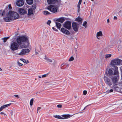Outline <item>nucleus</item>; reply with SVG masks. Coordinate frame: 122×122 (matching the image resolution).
<instances>
[{
  "label": "nucleus",
  "instance_id": "obj_58",
  "mask_svg": "<svg viewBox=\"0 0 122 122\" xmlns=\"http://www.w3.org/2000/svg\"><path fill=\"white\" fill-rule=\"evenodd\" d=\"M89 105H88L87 106H86V107H85L84 108V109L83 110H85V108H86Z\"/></svg>",
  "mask_w": 122,
  "mask_h": 122
},
{
  "label": "nucleus",
  "instance_id": "obj_29",
  "mask_svg": "<svg viewBox=\"0 0 122 122\" xmlns=\"http://www.w3.org/2000/svg\"><path fill=\"white\" fill-rule=\"evenodd\" d=\"M87 22L86 21H84L83 23L82 24V25L83 26L85 27V28H86L87 27Z\"/></svg>",
  "mask_w": 122,
  "mask_h": 122
},
{
  "label": "nucleus",
  "instance_id": "obj_62",
  "mask_svg": "<svg viewBox=\"0 0 122 122\" xmlns=\"http://www.w3.org/2000/svg\"><path fill=\"white\" fill-rule=\"evenodd\" d=\"M53 82H54V83H56V81H54Z\"/></svg>",
  "mask_w": 122,
  "mask_h": 122
},
{
  "label": "nucleus",
  "instance_id": "obj_63",
  "mask_svg": "<svg viewBox=\"0 0 122 122\" xmlns=\"http://www.w3.org/2000/svg\"><path fill=\"white\" fill-rule=\"evenodd\" d=\"M2 70V69L0 67V71H1Z\"/></svg>",
  "mask_w": 122,
  "mask_h": 122
},
{
  "label": "nucleus",
  "instance_id": "obj_2",
  "mask_svg": "<svg viewBox=\"0 0 122 122\" xmlns=\"http://www.w3.org/2000/svg\"><path fill=\"white\" fill-rule=\"evenodd\" d=\"M19 16L17 12L11 11H9L7 17L3 18L6 22H9L11 20H14L18 19Z\"/></svg>",
  "mask_w": 122,
  "mask_h": 122
},
{
  "label": "nucleus",
  "instance_id": "obj_54",
  "mask_svg": "<svg viewBox=\"0 0 122 122\" xmlns=\"http://www.w3.org/2000/svg\"><path fill=\"white\" fill-rule=\"evenodd\" d=\"M41 109V107H38L37 108V110L38 111V110H40Z\"/></svg>",
  "mask_w": 122,
  "mask_h": 122
},
{
  "label": "nucleus",
  "instance_id": "obj_45",
  "mask_svg": "<svg viewBox=\"0 0 122 122\" xmlns=\"http://www.w3.org/2000/svg\"><path fill=\"white\" fill-rule=\"evenodd\" d=\"M82 0H79L78 4L80 5V4L81 3Z\"/></svg>",
  "mask_w": 122,
  "mask_h": 122
},
{
  "label": "nucleus",
  "instance_id": "obj_37",
  "mask_svg": "<svg viewBox=\"0 0 122 122\" xmlns=\"http://www.w3.org/2000/svg\"><path fill=\"white\" fill-rule=\"evenodd\" d=\"M18 64L20 66H21L23 65V64L20 63L19 61L17 62Z\"/></svg>",
  "mask_w": 122,
  "mask_h": 122
},
{
  "label": "nucleus",
  "instance_id": "obj_47",
  "mask_svg": "<svg viewBox=\"0 0 122 122\" xmlns=\"http://www.w3.org/2000/svg\"><path fill=\"white\" fill-rule=\"evenodd\" d=\"M78 47V46L77 45L75 46L74 47V49H77Z\"/></svg>",
  "mask_w": 122,
  "mask_h": 122
},
{
  "label": "nucleus",
  "instance_id": "obj_55",
  "mask_svg": "<svg viewBox=\"0 0 122 122\" xmlns=\"http://www.w3.org/2000/svg\"><path fill=\"white\" fill-rule=\"evenodd\" d=\"M120 69L121 71V72H122V67H120ZM121 75H122V73L121 74Z\"/></svg>",
  "mask_w": 122,
  "mask_h": 122
},
{
  "label": "nucleus",
  "instance_id": "obj_22",
  "mask_svg": "<svg viewBox=\"0 0 122 122\" xmlns=\"http://www.w3.org/2000/svg\"><path fill=\"white\" fill-rule=\"evenodd\" d=\"M108 74L110 76L113 75V71L111 69H109L108 72Z\"/></svg>",
  "mask_w": 122,
  "mask_h": 122
},
{
  "label": "nucleus",
  "instance_id": "obj_32",
  "mask_svg": "<svg viewBox=\"0 0 122 122\" xmlns=\"http://www.w3.org/2000/svg\"><path fill=\"white\" fill-rule=\"evenodd\" d=\"M113 91V90L111 89L110 90H107V91L106 92V93H110L112 92Z\"/></svg>",
  "mask_w": 122,
  "mask_h": 122
},
{
  "label": "nucleus",
  "instance_id": "obj_28",
  "mask_svg": "<svg viewBox=\"0 0 122 122\" xmlns=\"http://www.w3.org/2000/svg\"><path fill=\"white\" fill-rule=\"evenodd\" d=\"M34 99L33 98L31 99L30 101V105L31 106H32L33 103Z\"/></svg>",
  "mask_w": 122,
  "mask_h": 122
},
{
  "label": "nucleus",
  "instance_id": "obj_8",
  "mask_svg": "<svg viewBox=\"0 0 122 122\" xmlns=\"http://www.w3.org/2000/svg\"><path fill=\"white\" fill-rule=\"evenodd\" d=\"M80 25H81L80 24H78L76 22H74L72 23V28L75 31L77 32L78 31L79 28L78 26Z\"/></svg>",
  "mask_w": 122,
  "mask_h": 122
},
{
  "label": "nucleus",
  "instance_id": "obj_31",
  "mask_svg": "<svg viewBox=\"0 0 122 122\" xmlns=\"http://www.w3.org/2000/svg\"><path fill=\"white\" fill-rule=\"evenodd\" d=\"M74 57L73 56H72L70 58L69 60L68 61H72L74 60Z\"/></svg>",
  "mask_w": 122,
  "mask_h": 122
},
{
  "label": "nucleus",
  "instance_id": "obj_64",
  "mask_svg": "<svg viewBox=\"0 0 122 122\" xmlns=\"http://www.w3.org/2000/svg\"><path fill=\"white\" fill-rule=\"evenodd\" d=\"M63 64H62V65H61V66H63Z\"/></svg>",
  "mask_w": 122,
  "mask_h": 122
},
{
  "label": "nucleus",
  "instance_id": "obj_25",
  "mask_svg": "<svg viewBox=\"0 0 122 122\" xmlns=\"http://www.w3.org/2000/svg\"><path fill=\"white\" fill-rule=\"evenodd\" d=\"M43 13L44 15H48L50 14L49 12L46 10L43 11Z\"/></svg>",
  "mask_w": 122,
  "mask_h": 122
},
{
  "label": "nucleus",
  "instance_id": "obj_49",
  "mask_svg": "<svg viewBox=\"0 0 122 122\" xmlns=\"http://www.w3.org/2000/svg\"><path fill=\"white\" fill-rule=\"evenodd\" d=\"M0 114H4V115H7L6 114H5L3 112H1L0 113Z\"/></svg>",
  "mask_w": 122,
  "mask_h": 122
},
{
  "label": "nucleus",
  "instance_id": "obj_3",
  "mask_svg": "<svg viewBox=\"0 0 122 122\" xmlns=\"http://www.w3.org/2000/svg\"><path fill=\"white\" fill-rule=\"evenodd\" d=\"M73 115H70L69 114H64L61 116L63 117H61L59 115H54L53 116L55 117L60 119H64L69 118L72 116Z\"/></svg>",
  "mask_w": 122,
  "mask_h": 122
},
{
  "label": "nucleus",
  "instance_id": "obj_18",
  "mask_svg": "<svg viewBox=\"0 0 122 122\" xmlns=\"http://www.w3.org/2000/svg\"><path fill=\"white\" fill-rule=\"evenodd\" d=\"M82 19L80 17H78L76 19L75 21L79 22V24L81 25L82 22Z\"/></svg>",
  "mask_w": 122,
  "mask_h": 122
},
{
  "label": "nucleus",
  "instance_id": "obj_10",
  "mask_svg": "<svg viewBox=\"0 0 122 122\" xmlns=\"http://www.w3.org/2000/svg\"><path fill=\"white\" fill-rule=\"evenodd\" d=\"M44 59L47 61L48 62L51 63L53 62V64L54 65L56 64V61L54 59H49L48 58L46 57V56H45Z\"/></svg>",
  "mask_w": 122,
  "mask_h": 122
},
{
  "label": "nucleus",
  "instance_id": "obj_50",
  "mask_svg": "<svg viewBox=\"0 0 122 122\" xmlns=\"http://www.w3.org/2000/svg\"><path fill=\"white\" fill-rule=\"evenodd\" d=\"M14 96H15V97H17V98H19V96L17 95H14Z\"/></svg>",
  "mask_w": 122,
  "mask_h": 122
},
{
  "label": "nucleus",
  "instance_id": "obj_52",
  "mask_svg": "<svg viewBox=\"0 0 122 122\" xmlns=\"http://www.w3.org/2000/svg\"><path fill=\"white\" fill-rule=\"evenodd\" d=\"M107 22L108 23L109 22V19H108L107 20Z\"/></svg>",
  "mask_w": 122,
  "mask_h": 122
},
{
  "label": "nucleus",
  "instance_id": "obj_1",
  "mask_svg": "<svg viewBox=\"0 0 122 122\" xmlns=\"http://www.w3.org/2000/svg\"><path fill=\"white\" fill-rule=\"evenodd\" d=\"M17 42L14 41L11 44L10 49L13 51L27 47L29 45L28 37L23 35L18 37L16 39Z\"/></svg>",
  "mask_w": 122,
  "mask_h": 122
},
{
  "label": "nucleus",
  "instance_id": "obj_61",
  "mask_svg": "<svg viewBox=\"0 0 122 122\" xmlns=\"http://www.w3.org/2000/svg\"><path fill=\"white\" fill-rule=\"evenodd\" d=\"M38 77L39 78H41V76H38Z\"/></svg>",
  "mask_w": 122,
  "mask_h": 122
},
{
  "label": "nucleus",
  "instance_id": "obj_4",
  "mask_svg": "<svg viewBox=\"0 0 122 122\" xmlns=\"http://www.w3.org/2000/svg\"><path fill=\"white\" fill-rule=\"evenodd\" d=\"M30 50L28 49H24L21 50L20 52L18 53V55L24 56L27 55L30 52Z\"/></svg>",
  "mask_w": 122,
  "mask_h": 122
},
{
  "label": "nucleus",
  "instance_id": "obj_21",
  "mask_svg": "<svg viewBox=\"0 0 122 122\" xmlns=\"http://www.w3.org/2000/svg\"><path fill=\"white\" fill-rule=\"evenodd\" d=\"M102 36V32L101 31H100L98 32H97V38L99 39L100 38H99L98 37L99 36Z\"/></svg>",
  "mask_w": 122,
  "mask_h": 122
},
{
  "label": "nucleus",
  "instance_id": "obj_20",
  "mask_svg": "<svg viewBox=\"0 0 122 122\" xmlns=\"http://www.w3.org/2000/svg\"><path fill=\"white\" fill-rule=\"evenodd\" d=\"M56 26L57 28L60 30V28L61 27V25L60 23L58 22H56Z\"/></svg>",
  "mask_w": 122,
  "mask_h": 122
},
{
  "label": "nucleus",
  "instance_id": "obj_27",
  "mask_svg": "<svg viewBox=\"0 0 122 122\" xmlns=\"http://www.w3.org/2000/svg\"><path fill=\"white\" fill-rule=\"evenodd\" d=\"M36 5L34 4L32 5L31 8L30 9H32L34 11H35V10L36 9Z\"/></svg>",
  "mask_w": 122,
  "mask_h": 122
},
{
  "label": "nucleus",
  "instance_id": "obj_14",
  "mask_svg": "<svg viewBox=\"0 0 122 122\" xmlns=\"http://www.w3.org/2000/svg\"><path fill=\"white\" fill-rule=\"evenodd\" d=\"M112 79L113 83L115 85H117V76H114L112 77Z\"/></svg>",
  "mask_w": 122,
  "mask_h": 122
},
{
  "label": "nucleus",
  "instance_id": "obj_40",
  "mask_svg": "<svg viewBox=\"0 0 122 122\" xmlns=\"http://www.w3.org/2000/svg\"><path fill=\"white\" fill-rule=\"evenodd\" d=\"M57 107L58 108H61L62 107V105L61 104H59L57 105Z\"/></svg>",
  "mask_w": 122,
  "mask_h": 122
},
{
  "label": "nucleus",
  "instance_id": "obj_36",
  "mask_svg": "<svg viewBox=\"0 0 122 122\" xmlns=\"http://www.w3.org/2000/svg\"><path fill=\"white\" fill-rule=\"evenodd\" d=\"M61 0H55V3L56 2L58 4H60L61 2Z\"/></svg>",
  "mask_w": 122,
  "mask_h": 122
},
{
  "label": "nucleus",
  "instance_id": "obj_39",
  "mask_svg": "<svg viewBox=\"0 0 122 122\" xmlns=\"http://www.w3.org/2000/svg\"><path fill=\"white\" fill-rule=\"evenodd\" d=\"M87 92L86 91L84 90L83 91V93L84 95H86L87 93Z\"/></svg>",
  "mask_w": 122,
  "mask_h": 122
},
{
  "label": "nucleus",
  "instance_id": "obj_9",
  "mask_svg": "<svg viewBox=\"0 0 122 122\" xmlns=\"http://www.w3.org/2000/svg\"><path fill=\"white\" fill-rule=\"evenodd\" d=\"M120 60L118 59L112 60L111 61V65H120Z\"/></svg>",
  "mask_w": 122,
  "mask_h": 122
},
{
  "label": "nucleus",
  "instance_id": "obj_56",
  "mask_svg": "<svg viewBox=\"0 0 122 122\" xmlns=\"http://www.w3.org/2000/svg\"><path fill=\"white\" fill-rule=\"evenodd\" d=\"M114 18L115 19H117V17L115 16H114Z\"/></svg>",
  "mask_w": 122,
  "mask_h": 122
},
{
  "label": "nucleus",
  "instance_id": "obj_7",
  "mask_svg": "<svg viewBox=\"0 0 122 122\" xmlns=\"http://www.w3.org/2000/svg\"><path fill=\"white\" fill-rule=\"evenodd\" d=\"M63 26L67 29L70 30L71 27V23L70 21H67L64 23Z\"/></svg>",
  "mask_w": 122,
  "mask_h": 122
},
{
  "label": "nucleus",
  "instance_id": "obj_35",
  "mask_svg": "<svg viewBox=\"0 0 122 122\" xmlns=\"http://www.w3.org/2000/svg\"><path fill=\"white\" fill-rule=\"evenodd\" d=\"M20 60L23 61L24 63H25L26 62V60L23 58H21L20 59Z\"/></svg>",
  "mask_w": 122,
  "mask_h": 122
},
{
  "label": "nucleus",
  "instance_id": "obj_43",
  "mask_svg": "<svg viewBox=\"0 0 122 122\" xmlns=\"http://www.w3.org/2000/svg\"><path fill=\"white\" fill-rule=\"evenodd\" d=\"M52 29L55 30V31H57L58 30L57 29H56L55 27H53L52 28Z\"/></svg>",
  "mask_w": 122,
  "mask_h": 122
},
{
  "label": "nucleus",
  "instance_id": "obj_42",
  "mask_svg": "<svg viewBox=\"0 0 122 122\" xmlns=\"http://www.w3.org/2000/svg\"><path fill=\"white\" fill-rule=\"evenodd\" d=\"M48 74H44L43 75H42V77H46V76H47V75H48Z\"/></svg>",
  "mask_w": 122,
  "mask_h": 122
},
{
  "label": "nucleus",
  "instance_id": "obj_26",
  "mask_svg": "<svg viewBox=\"0 0 122 122\" xmlns=\"http://www.w3.org/2000/svg\"><path fill=\"white\" fill-rule=\"evenodd\" d=\"M0 14H1L2 15L4 16L5 14V11L4 10H3V11L0 10Z\"/></svg>",
  "mask_w": 122,
  "mask_h": 122
},
{
  "label": "nucleus",
  "instance_id": "obj_6",
  "mask_svg": "<svg viewBox=\"0 0 122 122\" xmlns=\"http://www.w3.org/2000/svg\"><path fill=\"white\" fill-rule=\"evenodd\" d=\"M104 79L106 84L109 86H110L112 85V83L110 78L106 76H104Z\"/></svg>",
  "mask_w": 122,
  "mask_h": 122
},
{
  "label": "nucleus",
  "instance_id": "obj_13",
  "mask_svg": "<svg viewBox=\"0 0 122 122\" xmlns=\"http://www.w3.org/2000/svg\"><path fill=\"white\" fill-rule=\"evenodd\" d=\"M61 31L66 35L69 36L70 35V33L69 32L64 28H61Z\"/></svg>",
  "mask_w": 122,
  "mask_h": 122
},
{
  "label": "nucleus",
  "instance_id": "obj_53",
  "mask_svg": "<svg viewBox=\"0 0 122 122\" xmlns=\"http://www.w3.org/2000/svg\"><path fill=\"white\" fill-rule=\"evenodd\" d=\"M26 64H28L29 63V61L28 60H27L26 61V62L25 63Z\"/></svg>",
  "mask_w": 122,
  "mask_h": 122
},
{
  "label": "nucleus",
  "instance_id": "obj_57",
  "mask_svg": "<svg viewBox=\"0 0 122 122\" xmlns=\"http://www.w3.org/2000/svg\"><path fill=\"white\" fill-rule=\"evenodd\" d=\"M35 53H36L37 54H38V52H37L36 51V50H35Z\"/></svg>",
  "mask_w": 122,
  "mask_h": 122
},
{
  "label": "nucleus",
  "instance_id": "obj_33",
  "mask_svg": "<svg viewBox=\"0 0 122 122\" xmlns=\"http://www.w3.org/2000/svg\"><path fill=\"white\" fill-rule=\"evenodd\" d=\"M9 38V37H7L3 38V39L4 40V42H5Z\"/></svg>",
  "mask_w": 122,
  "mask_h": 122
},
{
  "label": "nucleus",
  "instance_id": "obj_5",
  "mask_svg": "<svg viewBox=\"0 0 122 122\" xmlns=\"http://www.w3.org/2000/svg\"><path fill=\"white\" fill-rule=\"evenodd\" d=\"M48 10L54 13L56 12L58 8L56 6L53 5H50L47 7Z\"/></svg>",
  "mask_w": 122,
  "mask_h": 122
},
{
  "label": "nucleus",
  "instance_id": "obj_44",
  "mask_svg": "<svg viewBox=\"0 0 122 122\" xmlns=\"http://www.w3.org/2000/svg\"><path fill=\"white\" fill-rule=\"evenodd\" d=\"M119 14L120 15L122 16V10H121L119 12Z\"/></svg>",
  "mask_w": 122,
  "mask_h": 122
},
{
  "label": "nucleus",
  "instance_id": "obj_48",
  "mask_svg": "<svg viewBox=\"0 0 122 122\" xmlns=\"http://www.w3.org/2000/svg\"><path fill=\"white\" fill-rule=\"evenodd\" d=\"M13 111H11L10 112V114L12 116L13 115Z\"/></svg>",
  "mask_w": 122,
  "mask_h": 122
},
{
  "label": "nucleus",
  "instance_id": "obj_59",
  "mask_svg": "<svg viewBox=\"0 0 122 122\" xmlns=\"http://www.w3.org/2000/svg\"><path fill=\"white\" fill-rule=\"evenodd\" d=\"M49 82H45V84H46V83H49Z\"/></svg>",
  "mask_w": 122,
  "mask_h": 122
},
{
  "label": "nucleus",
  "instance_id": "obj_12",
  "mask_svg": "<svg viewBox=\"0 0 122 122\" xmlns=\"http://www.w3.org/2000/svg\"><path fill=\"white\" fill-rule=\"evenodd\" d=\"M16 5L18 6H21L24 4V1L22 0H18L16 2Z\"/></svg>",
  "mask_w": 122,
  "mask_h": 122
},
{
  "label": "nucleus",
  "instance_id": "obj_38",
  "mask_svg": "<svg viewBox=\"0 0 122 122\" xmlns=\"http://www.w3.org/2000/svg\"><path fill=\"white\" fill-rule=\"evenodd\" d=\"M51 21L50 20H49L47 21V25H50V24L51 23Z\"/></svg>",
  "mask_w": 122,
  "mask_h": 122
},
{
  "label": "nucleus",
  "instance_id": "obj_60",
  "mask_svg": "<svg viewBox=\"0 0 122 122\" xmlns=\"http://www.w3.org/2000/svg\"><path fill=\"white\" fill-rule=\"evenodd\" d=\"M74 97H75V98H76V97H77V96H74Z\"/></svg>",
  "mask_w": 122,
  "mask_h": 122
},
{
  "label": "nucleus",
  "instance_id": "obj_15",
  "mask_svg": "<svg viewBox=\"0 0 122 122\" xmlns=\"http://www.w3.org/2000/svg\"><path fill=\"white\" fill-rule=\"evenodd\" d=\"M11 104V103H10L7 104L5 105L2 106L0 107V112L2 111L4 109L7 107L10 106Z\"/></svg>",
  "mask_w": 122,
  "mask_h": 122
},
{
  "label": "nucleus",
  "instance_id": "obj_11",
  "mask_svg": "<svg viewBox=\"0 0 122 122\" xmlns=\"http://www.w3.org/2000/svg\"><path fill=\"white\" fill-rule=\"evenodd\" d=\"M18 13L20 15H23L27 13V12L26 10L21 8H19L18 10Z\"/></svg>",
  "mask_w": 122,
  "mask_h": 122
},
{
  "label": "nucleus",
  "instance_id": "obj_19",
  "mask_svg": "<svg viewBox=\"0 0 122 122\" xmlns=\"http://www.w3.org/2000/svg\"><path fill=\"white\" fill-rule=\"evenodd\" d=\"M56 0H47V3L49 4H54L55 3Z\"/></svg>",
  "mask_w": 122,
  "mask_h": 122
},
{
  "label": "nucleus",
  "instance_id": "obj_23",
  "mask_svg": "<svg viewBox=\"0 0 122 122\" xmlns=\"http://www.w3.org/2000/svg\"><path fill=\"white\" fill-rule=\"evenodd\" d=\"M26 1L27 3L29 5H31L33 3V1L32 0H26Z\"/></svg>",
  "mask_w": 122,
  "mask_h": 122
},
{
  "label": "nucleus",
  "instance_id": "obj_34",
  "mask_svg": "<svg viewBox=\"0 0 122 122\" xmlns=\"http://www.w3.org/2000/svg\"><path fill=\"white\" fill-rule=\"evenodd\" d=\"M80 5H79L78 4L77 5V7L78 8V12H79L80 11Z\"/></svg>",
  "mask_w": 122,
  "mask_h": 122
},
{
  "label": "nucleus",
  "instance_id": "obj_51",
  "mask_svg": "<svg viewBox=\"0 0 122 122\" xmlns=\"http://www.w3.org/2000/svg\"><path fill=\"white\" fill-rule=\"evenodd\" d=\"M120 64L121 65H122V60H120Z\"/></svg>",
  "mask_w": 122,
  "mask_h": 122
},
{
  "label": "nucleus",
  "instance_id": "obj_30",
  "mask_svg": "<svg viewBox=\"0 0 122 122\" xmlns=\"http://www.w3.org/2000/svg\"><path fill=\"white\" fill-rule=\"evenodd\" d=\"M105 58L106 59H107L108 58L110 57L111 56V54H107L106 55H105Z\"/></svg>",
  "mask_w": 122,
  "mask_h": 122
},
{
  "label": "nucleus",
  "instance_id": "obj_24",
  "mask_svg": "<svg viewBox=\"0 0 122 122\" xmlns=\"http://www.w3.org/2000/svg\"><path fill=\"white\" fill-rule=\"evenodd\" d=\"M116 70L114 71V72L113 75H117L118 73V71L117 70L118 67H115Z\"/></svg>",
  "mask_w": 122,
  "mask_h": 122
},
{
  "label": "nucleus",
  "instance_id": "obj_17",
  "mask_svg": "<svg viewBox=\"0 0 122 122\" xmlns=\"http://www.w3.org/2000/svg\"><path fill=\"white\" fill-rule=\"evenodd\" d=\"M34 12L31 9H30L28 10V15H32L33 14V12Z\"/></svg>",
  "mask_w": 122,
  "mask_h": 122
},
{
  "label": "nucleus",
  "instance_id": "obj_16",
  "mask_svg": "<svg viewBox=\"0 0 122 122\" xmlns=\"http://www.w3.org/2000/svg\"><path fill=\"white\" fill-rule=\"evenodd\" d=\"M65 20V19L63 17H61L59 18H58L56 20V21L60 22L61 23H62Z\"/></svg>",
  "mask_w": 122,
  "mask_h": 122
},
{
  "label": "nucleus",
  "instance_id": "obj_46",
  "mask_svg": "<svg viewBox=\"0 0 122 122\" xmlns=\"http://www.w3.org/2000/svg\"><path fill=\"white\" fill-rule=\"evenodd\" d=\"M75 52L76 54H77V49H75Z\"/></svg>",
  "mask_w": 122,
  "mask_h": 122
},
{
  "label": "nucleus",
  "instance_id": "obj_41",
  "mask_svg": "<svg viewBox=\"0 0 122 122\" xmlns=\"http://www.w3.org/2000/svg\"><path fill=\"white\" fill-rule=\"evenodd\" d=\"M8 7H9V9H12V7H11V4H9L8 5Z\"/></svg>",
  "mask_w": 122,
  "mask_h": 122
}]
</instances>
